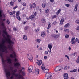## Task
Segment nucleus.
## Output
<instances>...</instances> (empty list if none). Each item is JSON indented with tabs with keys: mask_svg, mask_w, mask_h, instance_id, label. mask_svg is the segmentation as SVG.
<instances>
[{
	"mask_svg": "<svg viewBox=\"0 0 79 79\" xmlns=\"http://www.w3.org/2000/svg\"><path fill=\"white\" fill-rule=\"evenodd\" d=\"M14 66L15 68H17V69H19V71L20 73L23 72V70H25V68H24V67L19 68V66H20V64H19V63L16 62V63H14Z\"/></svg>",
	"mask_w": 79,
	"mask_h": 79,
	"instance_id": "nucleus-1",
	"label": "nucleus"
},
{
	"mask_svg": "<svg viewBox=\"0 0 79 79\" xmlns=\"http://www.w3.org/2000/svg\"><path fill=\"white\" fill-rule=\"evenodd\" d=\"M1 26H2L3 28L4 29V30L3 31V33H4V34L6 35L7 37L8 38H9V37H10V35L8 34V33L6 31V29H7V28H6V27H5V24H4V23L2 20V21H1Z\"/></svg>",
	"mask_w": 79,
	"mask_h": 79,
	"instance_id": "nucleus-2",
	"label": "nucleus"
},
{
	"mask_svg": "<svg viewBox=\"0 0 79 79\" xmlns=\"http://www.w3.org/2000/svg\"><path fill=\"white\" fill-rule=\"evenodd\" d=\"M38 61V62H37V64L39 65V66H40L41 64L42 65H44V63L42 62V61L40 60H37Z\"/></svg>",
	"mask_w": 79,
	"mask_h": 79,
	"instance_id": "nucleus-3",
	"label": "nucleus"
},
{
	"mask_svg": "<svg viewBox=\"0 0 79 79\" xmlns=\"http://www.w3.org/2000/svg\"><path fill=\"white\" fill-rule=\"evenodd\" d=\"M33 69V67L32 66H30L28 68V71L29 73H31Z\"/></svg>",
	"mask_w": 79,
	"mask_h": 79,
	"instance_id": "nucleus-4",
	"label": "nucleus"
},
{
	"mask_svg": "<svg viewBox=\"0 0 79 79\" xmlns=\"http://www.w3.org/2000/svg\"><path fill=\"white\" fill-rule=\"evenodd\" d=\"M52 73L49 72V73H47L45 74V76L46 77H50V76L51 77H52Z\"/></svg>",
	"mask_w": 79,
	"mask_h": 79,
	"instance_id": "nucleus-5",
	"label": "nucleus"
},
{
	"mask_svg": "<svg viewBox=\"0 0 79 79\" xmlns=\"http://www.w3.org/2000/svg\"><path fill=\"white\" fill-rule=\"evenodd\" d=\"M64 79H69V78L68 77V73H64Z\"/></svg>",
	"mask_w": 79,
	"mask_h": 79,
	"instance_id": "nucleus-6",
	"label": "nucleus"
},
{
	"mask_svg": "<svg viewBox=\"0 0 79 79\" xmlns=\"http://www.w3.org/2000/svg\"><path fill=\"white\" fill-rule=\"evenodd\" d=\"M36 6V5H35V4L34 3H33L30 6V8L31 9H32V8H35Z\"/></svg>",
	"mask_w": 79,
	"mask_h": 79,
	"instance_id": "nucleus-7",
	"label": "nucleus"
},
{
	"mask_svg": "<svg viewBox=\"0 0 79 79\" xmlns=\"http://www.w3.org/2000/svg\"><path fill=\"white\" fill-rule=\"evenodd\" d=\"M14 75H15V76H19V77L20 78H22V79H24V78L23 77V76L20 73L19 74H14Z\"/></svg>",
	"mask_w": 79,
	"mask_h": 79,
	"instance_id": "nucleus-8",
	"label": "nucleus"
},
{
	"mask_svg": "<svg viewBox=\"0 0 79 79\" xmlns=\"http://www.w3.org/2000/svg\"><path fill=\"white\" fill-rule=\"evenodd\" d=\"M77 7H78V4H76L75 6V8L74 9V11H76L77 10Z\"/></svg>",
	"mask_w": 79,
	"mask_h": 79,
	"instance_id": "nucleus-9",
	"label": "nucleus"
},
{
	"mask_svg": "<svg viewBox=\"0 0 79 79\" xmlns=\"http://www.w3.org/2000/svg\"><path fill=\"white\" fill-rule=\"evenodd\" d=\"M46 34H45V33L44 32H42L41 33V37H45L46 36Z\"/></svg>",
	"mask_w": 79,
	"mask_h": 79,
	"instance_id": "nucleus-10",
	"label": "nucleus"
},
{
	"mask_svg": "<svg viewBox=\"0 0 79 79\" xmlns=\"http://www.w3.org/2000/svg\"><path fill=\"white\" fill-rule=\"evenodd\" d=\"M32 58H33V57H32V55L31 54H30L29 57L28 58L29 60L30 61H32Z\"/></svg>",
	"mask_w": 79,
	"mask_h": 79,
	"instance_id": "nucleus-11",
	"label": "nucleus"
},
{
	"mask_svg": "<svg viewBox=\"0 0 79 79\" xmlns=\"http://www.w3.org/2000/svg\"><path fill=\"white\" fill-rule=\"evenodd\" d=\"M35 73L36 75H38L39 74V69H35Z\"/></svg>",
	"mask_w": 79,
	"mask_h": 79,
	"instance_id": "nucleus-12",
	"label": "nucleus"
},
{
	"mask_svg": "<svg viewBox=\"0 0 79 79\" xmlns=\"http://www.w3.org/2000/svg\"><path fill=\"white\" fill-rule=\"evenodd\" d=\"M64 18H63V17H62L61 19V20L60 22V23L61 24H63V22H64Z\"/></svg>",
	"mask_w": 79,
	"mask_h": 79,
	"instance_id": "nucleus-13",
	"label": "nucleus"
},
{
	"mask_svg": "<svg viewBox=\"0 0 79 79\" xmlns=\"http://www.w3.org/2000/svg\"><path fill=\"white\" fill-rule=\"evenodd\" d=\"M54 70L55 71H56V72H57L58 71H60V70H59V69L58 68V66H57L55 68Z\"/></svg>",
	"mask_w": 79,
	"mask_h": 79,
	"instance_id": "nucleus-14",
	"label": "nucleus"
},
{
	"mask_svg": "<svg viewBox=\"0 0 79 79\" xmlns=\"http://www.w3.org/2000/svg\"><path fill=\"white\" fill-rule=\"evenodd\" d=\"M69 68H70V66H69L68 67L65 66L64 67V70H67V69H69Z\"/></svg>",
	"mask_w": 79,
	"mask_h": 79,
	"instance_id": "nucleus-15",
	"label": "nucleus"
},
{
	"mask_svg": "<svg viewBox=\"0 0 79 79\" xmlns=\"http://www.w3.org/2000/svg\"><path fill=\"white\" fill-rule=\"evenodd\" d=\"M48 47L49 48V50H51V49H52V48L53 46H52V45L49 44L48 45Z\"/></svg>",
	"mask_w": 79,
	"mask_h": 79,
	"instance_id": "nucleus-16",
	"label": "nucleus"
},
{
	"mask_svg": "<svg viewBox=\"0 0 79 79\" xmlns=\"http://www.w3.org/2000/svg\"><path fill=\"white\" fill-rule=\"evenodd\" d=\"M58 68L59 71H61L63 69V66H58Z\"/></svg>",
	"mask_w": 79,
	"mask_h": 79,
	"instance_id": "nucleus-17",
	"label": "nucleus"
},
{
	"mask_svg": "<svg viewBox=\"0 0 79 79\" xmlns=\"http://www.w3.org/2000/svg\"><path fill=\"white\" fill-rule=\"evenodd\" d=\"M23 39L25 40H27V36L24 35L23 36Z\"/></svg>",
	"mask_w": 79,
	"mask_h": 79,
	"instance_id": "nucleus-18",
	"label": "nucleus"
},
{
	"mask_svg": "<svg viewBox=\"0 0 79 79\" xmlns=\"http://www.w3.org/2000/svg\"><path fill=\"white\" fill-rule=\"evenodd\" d=\"M69 26H70L69 24L67 23L64 26V27H65L67 28L68 27H69Z\"/></svg>",
	"mask_w": 79,
	"mask_h": 79,
	"instance_id": "nucleus-19",
	"label": "nucleus"
},
{
	"mask_svg": "<svg viewBox=\"0 0 79 79\" xmlns=\"http://www.w3.org/2000/svg\"><path fill=\"white\" fill-rule=\"evenodd\" d=\"M21 73L22 74L23 76H26V72L25 71H23Z\"/></svg>",
	"mask_w": 79,
	"mask_h": 79,
	"instance_id": "nucleus-20",
	"label": "nucleus"
},
{
	"mask_svg": "<svg viewBox=\"0 0 79 79\" xmlns=\"http://www.w3.org/2000/svg\"><path fill=\"white\" fill-rule=\"evenodd\" d=\"M48 71H49V69H45V70L44 71V73H48Z\"/></svg>",
	"mask_w": 79,
	"mask_h": 79,
	"instance_id": "nucleus-21",
	"label": "nucleus"
},
{
	"mask_svg": "<svg viewBox=\"0 0 79 79\" xmlns=\"http://www.w3.org/2000/svg\"><path fill=\"white\" fill-rule=\"evenodd\" d=\"M73 56H77V52H73Z\"/></svg>",
	"mask_w": 79,
	"mask_h": 79,
	"instance_id": "nucleus-22",
	"label": "nucleus"
},
{
	"mask_svg": "<svg viewBox=\"0 0 79 79\" xmlns=\"http://www.w3.org/2000/svg\"><path fill=\"white\" fill-rule=\"evenodd\" d=\"M42 6L43 8H45L46 6V4H45V3H44L42 4Z\"/></svg>",
	"mask_w": 79,
	"mask_h": 79,
	"instance_id": "nucleus-23",
	"label": "nucleus"
},
{
	"mask_svg": "<svg viewBox=\"0 0 79 79\" xmlns=\"http://www.w3.org/2000/svg\"><path fill=\"white\" fill-rule=\"evenodd\" d=\"M77 71V69H75L73 70L70 71V72H71L72 73H74V72Z\"/></svg>",
	"mask_w": 79,
	"mask_h": 79,
	"instance_id": "nucleus-24",
	"label": "nucleus"
},
{
	"mask_svg": "<svg viewBox=\"0 0 79 79\" xmlns=\"http://www.w3.org/2000/svg\"><path fill=\"white\" fill-rule=\"evenodd\" d=\"M16 18H17V19H18V20H19V21H20L21 20V18L19 16V15L17 16Z\"/></svg>",
	"mask_w": 79,
	"mask_h": 79,
	"instance_id": "nucleus-25",
	"label": "nucleus"
},
{
	"mask_svg": "<svg viewBox=\"0 0 79 79\" xmlns=\"http://www.w3.org/2000/svg\"><path fill=\"white\" fill-rule=\"evenodd\" d=\"M41 21L43 23H45L46 22L45 20V19H42L41 20Z\"/></svg>",
	"mask_w": 79,
	"mask_h": 79,
	"instance_id": "nucleus-26",
	"label": "nucleus"
},
{
	"mask_svg": "<svg viewBox=\"0 0 79 79\" xmlns=\"http://www.w3.org/2000/svg\"><path fill=\"white\" fill-rule=\"evenodd\" d=\"M45 66L43 65L41 66V68L42 70H44V69H45Z\"/></svg>",
	"mask_w": 79,
	"mask_h": 79,
	"instance_id": "nucleus-27",
	"label": "nucleus"
},
{
	"mask_svg": "<svg viewBox=\"0 0 79 79\" xmlns=\"http://www.w3.org/2000/svg\"><path fill=\"white\" fill-rule=\"evenodd\" d=\"M31 18H35V16H34V15H31V17H30L29 18L30 19H31Z\"/></svg>",
	"mask_w": 79,
	"mask_h": 79,
	"instance_id": "nucleus-28",
	"label": "nucleus"
},
{
	"mask_svg": "<svg viewBox=\"0 0 79 79\" xmlns=\"http://www.w3.org/2000/svg\"><path fill=\"white\" fill-rule=\"evenodd\" d=\"M74 40H75V38L74 37H72L70 42H73V41H74Z\"/></svg>",
	"mask_w": 79,
	"mask_h": 79,
	"instance_id": "nucleus-29",
	"label": "nucleus"
},
{
	"mask_svg": "<svg viewBox=\"0 0 79 79\" xmlns=\"http://www.w3.org/2000/svg\"><path fill=\"white\" fill-rule=\"evenodd\" d=\"M59 37V35H55V39H58Z\"/></svg>",
	"mask_w": 79,
	"mask_h": 79,
	"instance_id": "nucleus-30",
	"label": "nucleus"
},
{
	"mask_svg": "<svg viewBox=\"0 0 79 79\" xmlns=\"http://www.w3.org/2000/svg\"><path fill=\"white\" fill-rule=\"evenodd\" d=\"M49 11H50V9H48L47 10H46L45 11V13H48L49 12Z\"/></svg>",
	"mask_w": 79,
	"mask_h": 79,
	"instance_id": "nucleus-31",
	"label": "nucleus"
},
{
	"mask_svg": "<svg viewBox=\"0 0 79 79\" xmlns=\"http://www.w3.org/2000/svg\"><path fill=\"white\" fill-rule=\"evenodd\" d=\"M76 24L79 25V20H77L76 21Z\"/></svg>",
	"mask_w": 79,
	"mask_h": 79,
	"instance_id": "nucleus-32",
	"label": "nucleus"
},
{
	"mask_svg": "<svg viewBox=\"0 0 79 79\" xmlns=\"http://www.w3.org/2000/svg\"><path fill=\"white\" fill-rule=\"evenodd\" d=\"M48 52H49V50H48V51H46L45 52V55H48Z\"/></svg>",
	"mask_w": 79,
	"mask_h": 79,
	"instance_id": "nucleus-33",
	"label": "nucleus"
},
{
	"mask_svg": "<svg viewBox=\"0 0 79 79\" xmlns=\"http://www.w3.org/2000/svg\"><path fill=\"white\" fill-rule=\"evenodd\" d=\"M64 31L65 32H67H67H69V29H64Z\"/></svg>",
	"mask_w": 79,
	"mask_h": 79,
	"instance_id": "nucleus-34",
	"label": "nucleus"
},
{
	"mask_svg": "<svg viewBox=\"0 0 79 79\" xmlns=\"http://www.w3.org/2000/svg\"><path fill=\"white\" fill-rule=\"evenodd\" d=\"M19 16V12L18 11L17 12L16 14V16Z\"/></svg>",
	"mask_w": 79,
	"mask_h": 79,
	"instance_id": "nucleus-35",
	"label": "nucleus"
},
{
	"mask_svg": "<svg viewBox=\"0 0 79 79\" xmlns=\"http://www.w3.org/2000/svg\"><path fill=\"white\" fill-rule=\"evenodd\" d=\"M48 27L47 29H49L50 27H51V23H49V24L48 25Z\"/></svg>",
	"mask_w": 79,
	"mask_h": 79,
	"instance_id": "nucleus-36",
	"label": "nucleus"
},
{
	"mask_svg": "<svg viewBox=\"0 0 79 79\" xmlns=\"http://www.w3.org/2000/svg\"><path fill=\"white\" fill-rule=\"evenodd\" d=\"M69 35L66 34L65 35V38H66V39H68V38L69 37Z\"/></svg>",
	"mask_w": 79,
	"mask_h": 79,
	"instance_id": "nucleus-37",
	"label": "nucleus"
},
{
	"mask_svg": "<svg viewBox=\"0 0 79 79\" xmlns=\"http://www.w3.org/2000/svg\"><path fill=\"white\" fill-rule=\"evenodd\" d=\"M76 62L77 63H79V56L78 57V59L76 61Z\"/></svg>",
	"mask_w": 79,
	"mask_h": 79,
	"instance_id": "nucleus-38",
	"label": "nucleus"
},
{
	"mask_svg": "<svg viewBox=\"0 0 79 79\" xmlns=\"http://www.w3.org/2000/svg\"><path fill=\"white\" fill-rule=\"evenodd\" d=\"M51 37H53V38H55V34H52L51 35Z\"/></svg>",
	"mask_w": 79,
	"mask_h": 79,
	"instance_id": "nucleus-39",
	"label": "nucleus"
},
{
	"mask_svg": "<svg viewBox=\"0 0 79 79\" xmlns=\"http://www.w3.org/2000/svg\"><path fill=\"white\" fill-rule=\"evenodd\" d=\"M71 42L72 44H76V41H72Z\"/></svg>",
	"mask_w": 79,
	"mask_h": 79,
	"instance_id": "nucleus-40",
	"label": "nucleus"
},
{
	"mask_svg": "<svg viewBox=\"0 0 79 79\" xmlns=\"http://www.w3.org/2000/svg\"><path fill=\"white\" fill-rule=\"evenodd\" d=\"M65 6H67V7H69L70 6V5L68 4H65Z\"/></svg>",
	"mask_w": 79,
	"mask_h": 79,
	"instance_id": "nucleus-41",
	"label": "nucleus"
},
{
	"mask_svg": "<svg viewBox=\"0 0 79 79\" xmlns=\"http://www.w3.org/2000/svg\"><path fill=\"white\" fill-rule=\"evenodd\" d=\"M75 41V42H78V41H79V39L77 38H76Z\"/></svg>",
	"mask_w": 79,
	"mask_h": 79,
	"instance_id": "nucleus-42",
	"label": "nucleus"
},
{
	"mask_svg": "<svg viewBox=\"0 0 79 79\" xmlns=\"http://www.w3.org/2000/svg\"><path fill=\"white\" fill-rule=\"evenodd\" d=\"M22 5H23L24 6H26V4L25 3H22Z\"/></svg>",
	"mask_w": 79,
	"mask_h": 79,
	"instance_id": "nucleus-43",
	"label": "nucleus"
},
{
	"mask_svg": "<svg viewBox=\"0 0 79 79\" xmlns=\"http://www.w3.org/2000/svg\"><path fill=\"white\" fill-rule=\"evenodd\" d=\"M27 29H28V27H27V26L26 27L24 28V30H27Z\"/></svg>",
	"mask_w": 79,
	"mask_h": 79,
	"instance_id": "nucleus-44",
	"label": "nucleus"
},
{
	"mask_svg": "<svg viewBox=\"0 0 79 79\" xmlns=\"http://www.w3.org/2000/svg\"><path fill=\"white\" fill-rule=\"evenodd\" d=\"M7 24H10V21L8 20H7Z\"/></svg>",
	"mask_w": 79,
	"mask_h": 79,
	"instance_id": "nucleus-45",
	"label": "nucleus"
},
{
	"mask_svg": "<svg viewBox=\"0 0 79 79\" xmlns=\"http://www.w3.org/2000/svg\"><path fill=\"white\" fill-rule=\"evenodd\" d=\"M10 3L11 5L12 6H13V5L14 4H13V2H10Z\"/></svg>",
	"mask_w": 79,
	"mask_h": 79,
	"instance_id": "nucleus-46",
	"label": "nucleus"
},
{
	"mask_svg": "<svg viewBox=\"0 0 79 79\" xmlns=\"http://www.w3.org/2000/svg\"><path fill=\"white\" fill-rule=\"evenodd\" d=\"M54 31H55V32H56V33H58V30H57L56 29H54Z\"/></svg>",
	"mask_w": 79,
	"mask_h": 79,
	"instance_id": "nucleus-47",
	"label": "nucleus"
},
{
	"mask_svg": "<svg viewBox=\"0 0 79 79\" xmlns=\"http://www.w3.org/2000/svg\"><path fill=\"white\" fill-rule=\"evenodd\" d=\"M34 15H35V16H37V12H34Z\"/></svg>",
	"mask_w": 79,
	"mask_h": 79,
	"instance_id": "nucleus-48",
	"label": "nucleus"
},
{
	"mask_svg": "<svg viewBox=\"0 0 79 79\" xmlns=\"http://www.w3.org/2000/svg\"><path fill=\"white\" fill-rule=\"evenodd\" d=\"M17 8H18V6H15L13 7V9H14V10H15V9Z\"/></svg>",
	"mask_w": 79,
	"mask_h": 79,
	"instance_id": "nucleus-49",
	"label": "nucleus"
},
{
	"mask_svg": "<svg viewBox=\"0 0 79 79\" xmlns=\"http://www.w3.org/2000/svg\"><path fill=\"white\" fill-rule=\"evenodd\" d=\"M47 56H45L44 57V60H46V59L47 58Z\"/></svg>",
	"mask_w": 79,
	"mask_h": 79,
	"instance_id": "nucleus-50",
	"label": "nucleus"
},
{
	"mask_svg": "<svg viewBox=\"0 0 79 79\" xmlns=\"http://www.w3.org/2000/svg\"><path fill=\"white\" fill-rule=\"evenodd\" d=\"M50 2L51 3H53L54 2V0H50Z\"/></svg>",
	"mask_w": 79,
	"mask_h": 79,
	"instance_id": "nucleus-51",
	"label": "nucleus"
},
{
	"mask_svg": "<svg viewBox=\"0 0 79 79\" xmlns=\"http://www.w3.org/2000/svg\"><path fill=\"white\" fill-rule=\"evenodd\" d=\"M38 42H39H39H40V39H37V40Z\"/></svg>",
	"mask_w": 79,
	"mask_h": 79,
	"instance_id": "nucleus-52",
	"label": "nucleus"
},
{
	"mask_svg": "<svg viewBox=\"0 0 79 79\" xmlns=\"http://www.w3.org/2000/svg\"><path fill=\"white\" fill-rule=\"evenodd\" d=\"M2 16L3 18H5V15L4 14H2Z\"/></svg>",
	"mask_w": 79,
	"mask_h": 79,
	"instance_id": "nucleus-53",
	"label": "nucleus"
},
{
	"mask_svg": "<svg viewBox=\"0 0 79 79\" xmlns=\"http://www.w3.org/2000/svg\"><path fill=\"white\" fill-rule=\"evenodd\" d=\"M68 1L70 2H71V3L73 2V0H68Z\"/></svg>",
	"mask_w": 79,
	"mask_h": 79,
	"instance_id": "nucleus-54",
	"label": "nucleus"
},
{
	"mask_svg": "<svg viewBox=\"0 0 79 79\" xmlns=\"http://www.w3.org/2000/svg\"><path fill=\"white\" fill-rule=\"evenodd\" d=\"M10 15H13V13H12V12H10Z\"/></svg>",
	"mask_w": 79,
	"mask_h": 79,
	"instance_id": "nucleus-55",
	"label": "nucleus"
},
{
	"mask_svg": "<svg viewBox=\"0 0 79 79\" xmlns=\"http://www.w3.org/2000/svg\"><path fill=\"white\" fill-rule=\"evenodd\" d=\"M53 24L54 25L56 24V21H54L53 23Z\"/></svg>",
	"mask_w": 79,
	"mask_h": 79,
	"instance_id": "nucleus-56",
	"label": "nucleus"
},
{
	"mask_svg": "<svg viewBox=\"0 0 79 79\" xmlns=\"http://www.w3.org/2000/svg\"><path fill=\"white\" fill-rule=\"evenodd\" d=\"M6 20V19H4L2 20V19H1L2 21L3 22L5 21Z\"/></svg>",
	"mask_w": 79,
	"mask_h": 79,
	"instance_id": "nucleus-57",
	"label": "nucleus"
},
{
	"mask_svg": "<svg viewBox=\"0 0 79 79\" xmlns=\"http://www.w3.org/2000/svg\"><path fill=\"white\" fill-rule=\"evenodd\" d=\"M13 30L14 31H17V29H16L15 28H14V29H13Z\"/></svg>",
	"mask_w": 79,
	"mask_h": 79,
	"instance_id": "nucleus-58",
	"label": "nucleus"
},
{
	"mask_svg": "<svg viewBox=\"0 0 79 79\" xmlns=\"http://www.w3.org/2000/svg\"><path fill=\"white\" fill-rule=\"evenodd\" d=\"M35 30H36V32H38V31H39V30L38 29H35Z\"/></svg>",
	"mask_w": 79,
	"mask_h": 79,
	"instance_id": "nucleus-59",
	"label": "nucleus"
},
{
	"mask_svg": "<svg viewBox=\"0 0 79 79\" xmlns=\"http://www.w3.org/2000/svg\"><path fill=\"white\" fill-rule=\"evenodd\" d=\"M76 29L77 30H79V26L78 27H77V28H76Z\"/></svg>",
	"mask_w": 79,
	"mask_h": 79,
	"instance_id": "nucleus-60",
	"label": "nucleus"
},
{
	"mask_svg": "<svg viewBox=\"0 0 79 79\" xmlns=\"http://www.w3.org/2000/svg\"><path fill=\"white\" fill-rule=\"evenodd\" d=\"M12 12L13 13V14H15V13H16V12H15V11H13Z\"/></svg>",
	"mask_w": 79,
	"mask_h": 79,
	"instance_id": "nucleus-61",
	"label": "nucleus"
},
{
	"mask_svg": "<svg viewBox=\"0 0 79 79\" xmlns=\"http://www.w3.org/2000/svg\"><path fill=\"white\" fill-rule=\"evenodd\" d=\"M49 53H50L51 54V53H52V52H51V50H50V51H49Z\"/></svg>",
	"mask_w": 79,
	"mask_h": 79,
	"instance_id": "nucleus-62",
	"label": "nucleus"
},
{
	"mask_svg": "<svg viewBox=\"0 0 79 79\" xmlns=\"http://www.w3.org/2000/svg\"><path fill=\"white\" fill-rule=\"evenodd\" d=\"M71 49V47H69V50H70Z\"/></svg>",
	"mask_w": 79,
	"mask_h": 79,
	"instance_id": "nucleus-63",
	"label": "nucleus"
},
{
	"mask_svg": "<svg viewBox=\"0 0 79 79\" xmlns=\"http://www.w3.org/2000/svg\"><path fill=\"white\" fill-rule=\"evenodd\" d=\"M56 13H57V15H58V14H59V13H60V12L58 11Z\"/></svg>",
	"mask_w": 79,
	"mask_h": 79,
	"instance_id": "nucleus-64",
	"label": "nucleus"
}]
</instances>
